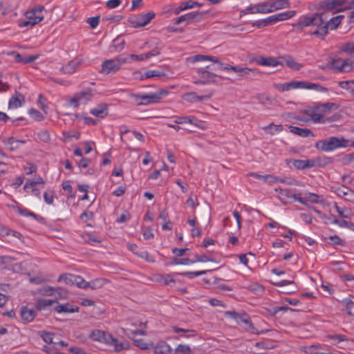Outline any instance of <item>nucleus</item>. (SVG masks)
Listing matches in <instances>:
<instances>
[{
	"instance_id": "f257e3e1",
	"label": "nucleus",
	"mask_w": 354,
	"mask_h": 354,
	"mask_svg": "<svg viewBox=\"0 0 354 354\" xmlns=\"http://www.w3.org/2000/svg\"><path fill=\"white\" fill-rule=\"evenodd\" d=\"M88 337L93 341L100 342L109 346L113 347V351L115 352L127 350L129 348V343L127 341L120 342L111 334L104 330H94L89 334Z\"/></svg>"
},
{
	"instance_id": "f03ea898",
	"label": "nucleus",
	"mask_w": 354,
	"mask_h": 354,
	"mask_svg": "<svg viewBox=\"0 0 354 354\" xmlns=\"http://www.w3.org/2000/svg\"><path fill=\"white\" fill-rule=\"evenodd\" d=\"M348 140L343 137L331 136L326 139L317 141L315 147L320 151L329 152L337 149L344 148L348 146Z\"/></svg>"
},
{
	"instance_id": "7ed1b4c3",
	"label": "nucleus",
	"mask_w": 354,
	"mask_h": 354,
	"mask_svg": "<svg viewBox=\"0 0 354 354\" xmlns=\"http://www.w3.org/2000/svg\"><path fill=\"white\" fill-rule=\"evenodd\" d=\"M296 88L315 89L318 91L326 92L328 89L318 84L311 83L305 81H292L290 82L281 84L278 89L282 92Z\"/></svg>"
},
{
	"instance_id": "20e7f679",
	"label": "nucleus",
	"mask_w": 354,
	"mask_h": 354,
	"mask_svg": "<svg viewBox=\"0 0 354 354\" xmlns=\"http://www.w3.org/2000/svg\"><path fill=\"white\" fill-rule=\"evenodd\" d=\"M96 91L91 88H85L80 92L75 93L68 100V104L75 108L78 107L81 104H86L91 101Z\"/></svg>"
},
{
	"instance_id": "39448f33",
	"label": "nucleus",
	"mask_w": 354,
	"mask_h": 354,
	"mask_svg": "<svg viewBox=\"0 0 354 354\" xmlns=\"http://www.w3.org/2000/svg\"><path fill=\"white\" fill-rule=\"evenodd\" d=\"M225 315L236 320L239 324H244L245 325L247 331L252 333H259L254 326L250 316L247 313H239L235 311H227L225 312Z\"/></svg>"
},
{
	"instance_id": "423d86ee",
	"label": "nucleus",
	"mask_w": 354,
	"mask_h": 354,
	"mask_svg": "<svg viewBox=\"0 0 354 354\" xmlns=\"http://www.w3.org/2000/svg\"><path fill=\"white\" fill-rule=\"evenodd\" d=\"M227 69H231L237 74L240 78L246 80H255L261 75V72L256 68H250L248 67H241L240 66H233V67H227Z\"/></svg>"
},
{
	"instance_id": "0eeeda50",
	"label": "nucleus",
	"mask_w": 354,
	"mask_h": 354,
	"mask_svg": "<svg viewBox=\"0 0 354 354\" xmlns=\"http://www.w3.org/2000/svg\"><path fill=\"white\" fill-rule=\"evenodd\" d=\"M64 281L67 285H76L78 288L87 289V281L82 277L73 274H62L59 275L57 281Z\"/></svg>"
},
{
	"instance_id": "6e6552de",
	"label": "nucleus",
	"mask_w": 354,
	"mask_h": 354,
	"mask_svg": "<svg viewBox=\"0 0 354 354\" xmlns=\"http://www.w3.org/2000/svg\"><path fill=\"white\" fill-rule=\"evenodd\" d=\"M126 62L125 59H111L105 60L102 62L101 73L104 74H109L118 71L123 63Z\"/></svg>"
},
{
	"instance_id": "1a4fd4ad",
	"label": "nucleus",
	"mask_w": 354,
	"mask_h": 354,
	"mask_svg": "<svg viewBox=\"0 0 354 354\" xmlns=\"http://www.w3.org/2000/svg\"><path fill=\"white\" fill-rule=\"evenodd\" d=\"M204 16L203 12H192L185 15H181L180 17L174 19V24L178 25L183 22H186L187 24L199 22L201 21Z\"/></svg>"
},
{
	"instance_id": "9d476101",
	"label": "nucleus",
	"mask_w": 354,
	"mask_h": 354,
	"mask_svg": "<svg viewBox=\"0 0 354 354\" xmlns=\"http://www.w3.org/2000/svg\"><path fill=\"white\" fill-rule=\"evenodd\" d=\"M330 65L331 68L338 73L349 72L353 68V62H350L348 59H342L339 57L333 59L330 62Z\"/></svg>"
},
{
	"instance_id": "9b49d317",
	"label": "nucleus",
	"mask_w": 354,
	"mask_h": 354,
	"mask_svg": "<svg viewBox=\"0 0 354 354\" xmlns=\"http://www.w3.org/2000/svg\"><path fill=\"white\" fill-rule=\"evenodd\" d=\"M197 73L198 76L201 78V80L195 82L197 84H207L217 82L216 78L218 77V75L214 73L209 72L204 68L198 69ZM219 77L223 79L221 76H219Z\"/></svg>"
},
{
	"instance_id": "f8f14e48",
	"label": "nucleus",
	"mask_w": 354,
	"mask_h": 354,
	"mask_svg": "<svg viewBox=\"0 0 354 354\" xmlns=\"http://www.w3.org/2000/svg\"><path fill=\"white\" fill-rule=\"evenodd\" d=\"M155 17V13L152 11L146 14L137 16L135 19L130 20V23L134 28H141L148 24Z\"/></svg>"
},
{
	"instance_id": "ddd939ff",
	"label": "nucleus",
	"mask_w": 354,
	"mask_h": 354,
	"mask_svg": "<svg viewBox=\"0 0 354 354\" xmlns=\"http://www.w3.org/2000/svg\"><path fill=\"white\" fill-rule=\"evenodd\" d=\"M320 21H324L323 15H315V13L311 16L301 17L298 21V26L303 28L310 26H315Z\"/></svg>"
},
{
	"instance_id": "4468645a",
	"label": "nucleus",
	"mask_w": 354,
	"mask_h": 354,
	"mask_svg": "<svg viewBox=\"0 0 354 354\" xmlns=\"http://www.w3.org/2000/svg\"><path fill=\"white\" fill-rule=\"evenodd\" d=\"M44 7L41 6L27 11L26 16L28 19L32 21V24H37L44 19L43 10Z\"/></svg>"
},
{
	"instance_id": "2eb2a0df",
	"label": "nucleus",
	"mask_w": 354,
	"mask_h": 354,
	"mask_svg": "<svg viewBox=\"0 0 354 354\" xmlns=\"http://www.w3.org/2000/svg\"><path fill=\"white\" fill-rule=\"evenodd\" d=\"M292 162L293 166L297 169L304 170L306 169H310L315 167V162L314 159H307V160H291Z\"/></svg>"
},
{
	"instance_id": "dca6fc26",
	"label": "nucleus",
	"mask_w": 354,
	"mask_h": 354,
	"mask_svg": "<svg viewBox=\"0 0 354 354\" xmlns=\"http://www.w3.org/2000/svg\"><path fill=\"white\" fill-rule=\"evenodd\" d=\"M319 196L315 193H306L304 196L296 198V201L299 202L301 204L306 205L307 207H310L308 204V202H310L312 203H320L319 200Z\"/></svg>"
},
{
	"instance_id": "f3484780",
	"label": "nucleus",
	"mask_w": 354,
	"mask_h": 354,
	"mask_svg": "<svg viewBox=\"0 0 354 354\" xmlns=\"http://www.w3.org/2000/svg\"><path fill=\"white\" fill-rule=\"evenodd\" d=\"M57 313H75L78 312L79 307L71 305L68 303L65 304H59V302L57 301L56 305L53 307Z\"/></svg>"
},
{
	"instance_id": "a211bd4d",
	"label": "nucleus",
	"mask_w": 354,
	"mask_h": 354,
	"mask_svg": "<svg viewBox=\"0 0 354 354\" xmlns=\"http://www.w3.org/2000/svg\"><path fill=\"white\" fill-rule=\"evenodd\" d=\"M37 313L35 309L29 308L27 306H22L20 310V315L23 320L26 322H32L36 317Z\"/></svg>"
},
{
	"instance_id": "6ab92c4d",
	"label": "nucleus",
	"mask_w": 354,
	"mask_h": 354,
	"mask_svg": "<svg viewBox=\"0 0 354 354\" xmlns=\"http://www.w3.org/2000/svg\"><path fill=\"white\" fill-rule=\"evenodd\" d=\"M90 113L95 117L103 118L108 115V104L101 103L90 110Z\"/></svg>"
},
{
	"instance_id": "aec40b11",
	"label": "nucleus",
	"mask_w": 354,
	"mask_h": 354,
	"mask_svg": "<svg viewBox=\"0 0 354 354\" xmlns=\"http://www.w3.org/2000/svg\"><path fill=\"white\" fill-rule=\"evenodd\" d=\"M266 2L259 3L254 6H248L243 12L244 14L267 13L269 10L266 9Z\"/></svg>"
},
{
	"instance_id": "412c9836",
	"label": "nucleus",
	"mask_w": 354,
	"mask_h": 354,
	"mask_svg": "<svg viewBox=\"0 0 354 354\" xmlns=\"http://www.w3.org/2000/svg\"><path fill=\"white\" fill-rule=\"evenodd\" d=\"M337 10L333 13L342 12L354 8V0L348 2V0H333Z\"/></svg>"
},
{
	"instance_id": "4be33fe9",
	"label": "nucleus",
	"mask_w": 354,
	"mask_h": 354,
	"mask_svg": "<svg viewBox=\"0 0 354 354\" xmlns=\"http://www.w3.org/2000/svg\"><path fill=\"white\" fill-rule=\"evenodd\" d=\"M315 26H317V28L314 31L309 32L308 34L311 35H316L322 39H324L328 32V26L324 25V21H320Z\"/></svg>"
},
{
	"instance_id": "5701e85b",
	"label": "nucleus",
	"mask_w": 354,
	"mask_h": 354,
	"mask_svg": "<svg viewBox=\"0 0 354 354\" xmlns=\"http://www.w3.org/2000/svg\"><path fill=\"white\" fill-rule=\"evenodd\" d=\"M257 63L261 66H277L278 65H282V64L272 57H263L259 56L257 59Z\"/></svg>"
},
{
	"instance_id": "b1692460",
	"label": "nucleus",
	"mask_w": 354,
	"mask_h": 354,
	"mask_svg": "<svg viewBox=\"0 0 354 354\" xmlns=\"http://www.w3.org/2000/svg\"><path fill=\"white\" fill-rule=\"evenodd\" d=\"M290 131L302 138L314 136V133L309 129H303L298 127L289 126Z\"/></svg>"
},
{
	"instance_id": "393cba45",
	"label": "nucleus",
	"mask_w": 354,
	"mask_h": 354,
	"mask_svg": "<svg viewBox=\"0 0 354 354\" xmlns=\"http://www.w3.org/2000/svg\"><path fill=\"white\" fill-rule=\"evenodd\" d=\"M3 144L8 145V149L10 151H13L19 147V143L24 144L25 140H16L13 137L5 138L2 139Z\"/></svg>"
},
{
	"instance_id": "a878e982",
	"label": "nucleus",
	"mask_w": 354,
	"mask_h": 354,
	"mask_svg": "<svg viewBox=\"0 0 354 354\" xmlns=\"http://www.w3.org/2000/svg\"><path fill=\"white\" fill-rule=\"evenodd\" d=\"M25 99L21 93H17L15 95L12 96L8 103L10 109H17L20 107L24 103Z\"/></svg>"
},
{
	"instance_id": "bb28decb",
	"label": "nucleus",
	"mask_w": 354,
	"mask_h": 354,
	"mask_svg": "<svg viewBox=\"0 0 354 354\" xmlns=\"http://www.w3.org/2000/svg\"><path fill=\"white\" fill-rule=\"evenodd\" d=\"M171 349L170 346L164 341L159 342L153 347L154 354H171Z\"/></svg>"
},
{
	"instance_id": "cd10ccee",
	"label": "nucleus",
	"mask_w": 354,
	"mask_h": 354,
	"mask_svg": "<svg viewBox=\"0 0 354 354\" xmlns=\"http://www.w3.org/2000/svg\"><path fill=\"white\" fill-rule=\"evenodd\" d=\"M337 105L335 103L328 102L317 104L314 106V110L317 111L322 115L330 111L333 109H337Z\"/></svg>"
},
{
	"instance_id": "c85d7f7f",
	"label": "nucleus",
	"mask_w": 354,
	"mask_h": 354,
	"mask_svg": "<svg viewBox=\"0 0 354 354\" xmlns=\"http://www.w3.org/2000/svg\"><path fill=\"white\" fill-rule=\"evenodd\" d=\"M212 95V93L205 95H197L195 93H189L185 95V100L190 102H197L203 100H209Z\"/></svg>"
},
{
	"instance_id": "c756f323",
	"label": "nucleus",
	"mask_w": 354,
	"mask_h": 354,
	"mask_svg": "<svg viewBox=\"0 0 354 354\" xmlns=\"http://www.w3.org/2000/svg\"><path fill=\"white\" fill-rule=\"evenodd\" d=\"M304 113L310 116L315 123L324 124V117L321 113H318L317 111L314 110V106H313L311 109L306 110Z\"/></svg>"
},
{
	"instance_id": "7c9ffc66",
	"label": "nucleus",
	"mask_w": 354,
	"mask_h": 354,
	"mask_svg": "<svg viewBox=\"0 0 354 354\" xmlns=\"http://www.w3.org/2000/svg\"><path fill=\"white\" fill-rule=\"evenodd\" d=\"M315 162V167L317 166L321 168H324L327 165H332L334 162V158L329 156H319L314 159Z\"/></svg>"
},
{
	"instance_id": "2f4dec72",
	"label": "nucleus",
	"mask_w": 354,
	"mask_h": 354,
	"mask_svg": "<svg viewBox=\"0 0 354 354\" xmlns=\"http://www.w3.org/2000/svg\"><path fill=\"white\" fill-rule=\"evenodd\" d=\"M57 300L48 299H39L35 304V308L37 310H43L51 306L53 304H56Z\"/></svg>"
},
{
	"instance_id": "473e14b6",
	"label": "nucleus",
	"mask_w": 354,
	"mask_h": 354,
	"mask_svg": "<svg viewBox=\"0 0 354 354\" xmlns=\"http://www.w3.org/2000/svg\"><path fill=\"white\" fill-rule=\"evenodd\" d=\"M160 54V52L158 49H153L151 52H148L147 53H143L140 55H131V57L136 61H143L145 59H147L148 58H150L155 55H158Z\"/></svg>"
},
{
	"instance_id": "72a5a7b5",
	"label": "nucleus",
	"mask_w": 354,
	"mask_h": 354,
	"mask_svg": "<svg viewBox=\"0 0 354 354\" xmlns=\"http://www.w3.org/2000/svg\"><path fill=\"white\" fill-rule=\"evenodd\" d=\"M80 64L81 62L80 61L72 60L69 62L66 66H62L61 70L64 73H73L75 72Z\"/></svg>"
},
{
	"instance_id": "f704fd0d",
	"label": "nucleus",
	"mask_w": 354,
	"mask_h": 354,
	"mask_svg": "<svg viewBox=\"0 0 354 354\" xmlns=\"http://www.w3.org/2000/svg\"><path fill=\"white\" fill-rule=\"evenodd\" d=\"M281 58L286 62L287 66L294 71H299L302 67V65L296 62L293 57L290 55H286Z\"/></svg>"
},
{
	"instance_id": "c9c22d12",
	"label": "nucleus",
	"mask_w": 354,
	"mask_h": 354,
	"mask_svg": "<svg viewBox=\"0 0 354 354\" xmlns=\"http://www.w3.org/2000/svg\"><path fill=\"white\" fill-rule=\"evenodd\" d=\"M295 13H296V11H295V10H289V11H286V12H280V13L274 15V16L275 17V21L279 22V21L289 19L292 18L293 16H295Z\"/></svg>"
},
{
	"instance_id": "e433bc0d",
	"label": "nucleus",
	"mask_w": 354,
	"mask_h": 354,
	"mask_svg": "<svg viewBox=\"0 0 354 354\" xmlns=\"http://www.w3.org/2000/svg\"><path fill=\"white\" fill-rule=\"evenodd\" d=\"M105 283V279L103 278H96L87 283V288L96 290L101 288Z\"/></svg>"
},
{
	"instance_id": "4c0bfd02",
	"label": "nucleus",
	"mask_w": 354,
	"mask_h": 354,
	"mask_svg": "<svg viewBox=\"0 0 354 354\" xmlns=\"http://www.w3.org/2000/svg\"><path fill=\"white\" fill-rule=\"evenodd\" d=\"M331 223H334L338 225L340 227H346L354 231V223L352 222L347 221L346 220H339L337 218H334L331 221Z\"/></svg>"
},
{
	"instance_id": "58836bf2",
	"label": "nucleus",
	"mask_w": 354,
	"mask_h": 354,
	"mask_svg": "<svg viewBox=\"0 0 354 354\" xmlns=\"http://www.w3.org/2000/svg\"><path fill=\"white\" fill-rule=\"evenodd\" d=\"M133 343L136 346L142 350H148L153 346L152 343H148L144 339H133Z\"/></svg>"
},
{
	"instance_id": "ea45409f",
	"label": "nucleus",
	"mask_w": 354,
	"mask_h": 354,
	"mask_svg": "<svg viewBox=\"0 0 354 354\" xmlns=\"http://www.w3.org/2000/svg\"><path fill=\"white\" fill-rule=\"evenodd\" d=\"M165 76H166V74L164 72H161L159 71H155V70H150V71H146L145 73V74L143 75H142L141 80H143L145 78H151V77H165Z\"/></svg>"
},
{
	"instance_id": "a19ab883",
	"label": "nucleus",
	"mask_w": 354,
	"mask_h": 354,
	"mask_svg": "<svg viewBox=\"0 0 354 354\" xmlns=\"http://www.w3.org/2000/svg\"><path fill=\"white\" fill-rule=\"evenodd\" d=\"M37 184H41L43 185L45 184V181L41 176H38L35 180L27 181L24 186V189L28 192L29 187H33Z\"/></svg>"
},
{
	"instance_id": "79ce46f5",
	"label": "nucleus",
	"mask_w": 354,
	"mask_h": 354,
	"mask_svg": "<svg viewBox=\"0 0 354 354\" xmlns=\"http://www.w3.org/2000/svg\"><path fill=\"white\" fill-rule=\"evenodd\" d=\"M335 194L339 197H345L347 195H353V192L348 187L342 185L336 189Z\"/></svg>"
},
{
	"instance_id": "37998d69",
	"label": "nucleus",
	"mask_w": 354,
	"mask_h": 354,
	"mask_svg": "<svg viewBox=\"0 0 354 354\" xmlns=\"http://www.w3.org/2000/svg\"><path fill=\"white\" fill-rule=\"evenodd\" d=\"M41 337L47 344H56V342H53L54 333L50 332L41 331L39 332Z\"/></svg>"
},
{
	"instance_id": "c03bdc74",
	"label": "nucleus",
	"mask_w": 354,
	"mask_h": 354,
	"mask_svg": "<svg viewBox=\"0 0 354 354\" xmlns=\"http://www.w3.org/2000/svg\"><path fill=\"white\" fill-rule=\"evenodd\" d=\"M263 129L270 134H274L275 132L282 131L283 126L281 124H270L269 125L263 127Z\"/></svg>"
},
{
	"instance_id": "a18cd8bd",
	"label": "nucleus",
	"mask_w": 354,
	"mask_h": 354,
	"mask_svg": "<svg viewBox=\"0 0 354 354\" xmlns=\"http://www.w3.org/2000/svg\"><path fill=\"white\" fill-rule=\"evenodd\" d=\"M343 303L345 305L347 314L351 316H354V301L349 299H345L343 300Z\"/></svg>"
},
{
	"instance_id": "49530a36",
	"label": "nucleus",
	"mask_w": 354,
	"mask_h": 354,
	"mask_svg": "<svg viewBox=\"0 0 354 354\" xmlns=\"http://www.w3.org/2000/svg\"><path fill=\"white\" fill-rule=\"evenodd\" d=\"M282 196H285L288 198H293L296 201V198H300V194H296L292 190L289 189H280L279 192Z\"/></svg>"
},
{
	"instance_id": "de8ad7c7",
	"label": "nucleus",
	"mask_w": 354,
	"mask_h": 354,
	"mask_svg": "<svg viewBox=\"0 0 354 354\" xmlns=\"http://www.w3.org/2000/svg\"><path fill=\"white\" fill-rule=\"evenodd\" d=\"M55 288L46 286L41 288L39 290V292L44 296H52L55 294Z\"/></svg>"
},
{
	"instance_id": "09e8293b",
	"label": "nucleus",
	"mask_w": 354,
	"mask_h": 354,
	"mask_svg": "<svg viewBox=\"0 0 354 354\" xmlns=\"http://www.w3.org/2000/svg\"><path fill=\"white\" fill-rule=\"evenodd\" d=\"M176 354H191L192 351L189 346L179 344L175 351Z\"/></svg>"
},
{
	"instance_id": "8fccbe9b",
	"label": "nucleus",
	"mask_w": 354,
	"mask_h": 354,
	"mask_svg": "<svg viewBox=\"0 0 354 354\" xmlns=\"http://www.w3.org/2000/svg\"><path fill=\"white\" fill-rule=\"evenodd\" d=\"M190 8H192L190 1L182 2L180 5L174 10V12L176 15H178L180 12Z\"/></svg>"
},
{
	"instance_id": "3c124183",
	"label": "nucleus",
	"mask_w": 354,
	"mask_h": 354,
	"mask_svg": "<svg viewBox=\"0 0 354 354\" xmlns=\"http://www.w3.org/2000/svg\"><path fill=\"white\" fill-rule=\"evenodd\" d=\"M55 292L56 299H66L68 297V291L62 287L55 288Z\"/></svg>"
},
{
	"instance_id": "603ef678",
	"label": "nucleus",
	"mask_w": 354,
	"mask_h": 354,
	"mask_svg": "<svg viewBox=\"0 0 354 354\" xmlns=\"http://www.w3.org/2000/svg\"><path fill=\"white\" fill-rule=\"evenodd\" d=\"M327 243L330 245H344V241L342 240L338 236L334 235L330 236L328 238Z\"/></svg>"
},
{
	"instance_id": "864d4df0",
	"label": "nucleus",
	"mask_w": 354,
	"mask_h": 354,
	"mask_svg": "<svg viewBox=\"0 0 354 354\" xmlns=\"http://www.w3.org/2000/svg\"><path fill=\"white\" fill-rule=\"evenodd\" d=\"M149 100L144 102H140L138 104V105H142V104H149L151 103H157L160 101V97L157 95L156 93H150L149 94Z\"/></svg>"
},
{
	"instance_id": "5fc2aeb1",
	"label": "nucleus",
	"mask_w": 354,
	"mask_h": 354,
	"mask_svg": "<svg viewBox=\"0 0 354 354\" xmlns=\"http://www.w3.org/2000/svg\"><path fill=\"white\" fill-rule=\"evenodd\" d=\"M39 140L44 142H47L50 140V136L47 130H42L37 133Z\"/></svg>"
},
{
	"instance_id": "6e6d98bb",
	"label": "nucleus",
	"mask_w": 354,
	"mask_h": 354,
	"mask_svg": "<svg viewBox=\"0 0 354 354\" xmlns=\"http://www.w3.org/2000/svg\"><path fill=\"white\" fill-rule=\"evenodd\" d=\"M286 181V179L284 178H280L279 177L274 176L273 175L270 174H266V177L264 178V182H269V183H277L281 182L283 183Z\"/></svg>"
},
{
	"instance_id": "4d7b16f0",
	"label": "nucleus",
	"mask_w": 354,
	"mask_h": 354,
	"mask_svg": "<svg viewBox=\"0 0 354 354\" xmlns=\"http://www.w3.org/2000/svg\"><path fill=\"white\" fill-rule=\"evenodd\" d=\"M28 113L32 118L37 121H41L44 119V117L41 115V113L37 109L32 108L29 109Z\"/></svg>"
},
{
	"instance_id": "13d9d810",
	"label": "nucleus",
	"mask_w": 354,
	"mask_h": 354,
	"mask_svg": "<svg viewBox=\"0 0 354 354\" xmlns=\"http://www.w3.org/2000/svg\"><path fill=\"white\" fill-rule=\"evenodd\" d=\"M274 1L276 6L274 9L279 10L290 7V3L288 0H275Z\"/></svg>"
},
{
	"instance_id": "bf43d9fd",
	"label": "nucleus",
	"mask_w": 354,
	"mask_h": 354,
	"mask_svg": "<svg viewBox=\"0 0 354 354\" xmlns=\"http://www.w3.org/2000/svg\"><path fill=\"white\" fill-rule=\"evenodd\" d=\"M340 24V21L338 20L335 17L330 18L328 21V29L330 30L336 29Z\"/></svg>"
},
{
	"instance_id": "052dcab7",
	"label": "nucleus",
	"mask_w": 354,
	"mask_h": 354,
	"mask_svg": "<svg viewBox=\"0 0 354 354\" xmlns=\"http://www.w3.org/2000/svg\"><path fill=\"white\" fill-rule=\"evenodd\" d=\"M139 257L142 259H145L148 262H153L154 259L152 256H151L147 251H140L138 252H135Z\"/></svg>"
},
{
	"instance_id": "680f3d73",
	"label": "nucleus",
	"mask_w": 354,
	"mask_h": 354,
	"mask_svg": "<svg viewBox=\"0 0 354 354\" xmlns=\"http://www.w3.org/2000/svg\"><path fill=\"white\" fill-rule=\"evenodd\" d=\"M330 0H322L319 2V8H318V10L320 11V10H323V11H328L329 12L330 11Z\"/></svg>"
},
{
	"instance_id": "e2e57ef3",
	"label": "nucleus",
	"mask_w": 354,
	"mask_h": 354,
	"mask_svg": "<svg viewBox=\"0 0 354 354\" xmlns=\"http://www.w3.org/2000/svg\"><path fill=\"white\" fill-rule=\"evenodd\" d=\"M341 49L343 52H345L348 54L354 53V43L348 42L343 45Z\"/></svg>"
},
{
	"instance_id": "0e129e2a",
	"label": "nucleus",
	"mask_w": 354,
	"mask_h": 354,
	"mask_svg": "<svg viewBox=\"0 0 354 354\" xmlns=\"http://www.w3.org/2000/svg\"><path fill=\"white\" fill-rule=\"evenodd\" d=\"M100 16L89 17L87 19V23L90 25L91 28H95L100 22Z\"/></svg>"
},
{
	"instance_id": "69168bd1",
	"label": "nucleus",
	"mask_w": 354,
	"mask_h": 354,
	"mask_svg": "<svg viewBox=\"0 0 354 354\" xmlns=\"http://www.w3.org/2000/svg\"><path fill=\"white\" fill-rule=\"evenodd\" d=\"M273 285L278 287H285L288 285H293L295 286V283L293 280H281L272 283Z\"/></svg>"
},
{
	"instance_id": "338daca9",
	"label": "nucleus",
	"mask_w": 354,
	"mask_h": 354,
	"mask_svg": "<svg viewBox=\"0 0 354 354\" xmlns=\"http://www.w3.org/2000/svg\"><path fill=\"white\" fill-rule=\"evenodd\" d=\"M340 161L344 165H348L350 162H353L354 161V152L345 155L343 158H342L340 159Z\"/></svg>"
},
{
	"instance_id": "774afa93",
	"label": "nucleus",
	"mask_w": 354,
	"mask_h": 354,
	"mask_svg": "<svg viewBox=\"0 0 354 354\" xmlns=\"http://www.w3.org/2000/svg\"><path fill=\"white\" fill-rule=\"evenodd\" d=\"M44 201L47 204H48V205L53 204V201H54V196L53 194V192H51L50 193H48L47 192H45L44 193Z\"/></svg>"
}]
</instances>
